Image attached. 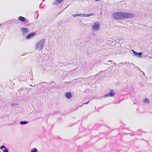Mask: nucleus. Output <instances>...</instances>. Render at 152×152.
Here are the masks:
<instances>
[{"label":"nucleus","instance_id":"1","mask_svg":"<svg viewBox=\"0 0 152 152\" xmlns=\"http://www.w3.org/2000/svg\"><path fill=\"white\" fill-rule=\"evenodd\" d=\"M134 15L133 13L124 12H115L112 15L113 19L115 20H120L134 17Z\"/></svg>","mask_w":152,"mask_h":152},{"label":"nucleus","instance_id":"2","mask_svg":"<svg viewBox=\"0 0 152 152\" xmlns=\"http://www.w3.org/2000/svg\"><path fill=\"white\" fill-rule=\"evenodd\" d=\"M45 41V39L39 40L36 44L35 46V49L39 51L41 50L44 47V44Z\"/></svg>","mask_w":152,"mask_h":152},{"label":"nucleus","instance_id":"3","mask_svg":"<svg viewBox=\"0 0 152 152\" xmlns=\"http://www.w3.org/2000/svg\"><path fill=\"white\" fill-rule=\"evenodd\" d=\"M92 30L93 31H98L100 30V23L98 22L94 23L92 28Z\"/></svg>","mask_w":152,"mask_h":152},{"label":"nucleus","instance_id":"4","mask_svg":"<svg viewBox=\"0 0 152 152\" xmlns=\"http://www.w3.org/2000/svg\"><path fill=\"white\" fill-rule=\"evenodd\" d=\"M132 51L133 52V55L137 56V57L140 58L142 57V52L137 53L134 51L133 50H132Z\"/></svg>","mask_w":152,"mask_h":152},{"label":"nucleus","instance_id":"5","mask_svg":"<svg viewBox=\"0 0 152 152\" xmlns=\"http://www.w3.org/2000/svg\"><path fill=\"white\" fill-rule=\"evenodd\" d=\"M20 31H22L23 34V36L25 35L28 32V30L26 28H22Z\"/></svg>","mask_w":152,"mask_h":152},{"label":"nucleus","instance_id":"6","mask_svg":"<svg viewBox=\"0 0 152 152\" xmlns=\"http://www.w3.org/2000/svg\"><path fill=\"white\" fill-rule=\"evenodd\" d=\"M36 33L35 32L31 33L28 34L26 37V39H29L35 35Z\"/></svg>","mask_w":152,"mask_h":152},{"label":"nucleus","instance_id":"7","mask_svg":"<svg viewBox=\"0 0 152 152\" xmlns=\"http://www.w3.org/2000/svg\"><path fill=\"white\" fill-rule=\"evenodd\" d=\"M0 148L1 150H3V152H8V149L4 145H1L0 146Z\"/></svg>","mask_w":152,"mask_h":152},{"label":"nucleus","instance_id":"8","mask_svg":"<svg viewBox=\"0 0 152 152\" xmlns=\"http://www.w3.org/2000/svg\"><path fill=\"white\" fill-rule=\"evenodd\" d=\"M65 96L68 99H70L72 97L71 93L70 92H67L65 94Z\"/></svg>","mask_w":152,"mask_h":152},{"label":"nucleus","instance_id":"9","mask_svg":"<svg viewBox=\"0 0 152 152\" xmlns=\"http://www.w3.org/2000/svg\"><path fill=\"white\" fill-rule=\"evenodd\" d=\"M95 13H91L89 14H82V17H88L94 15H95Z\"/></svg>","mask_w":152,"mask_h":152},{"label":"nucleus","instance_id":"10","mask_svg":"<svg viewBox=\"0 0 152 152\" xmlns=\"http://www.w3.org/2000/svg\"><path fill=\"white\" fill-rule=\"evenodd\" d=\"M64 1V0H56L53 3V4L54 5H58L63 1Z\"/></svg>","mask_w":152,"mask_h":152},{"label":"nucleus","instance_id":"11","mask_svg":"<svg viewBox=\"0 0 152 152\" xmlns=\"http://www.w3.org/2000/svg\"><path fill=\"white\" fill-rule=\"evenodd\" d=\"M18 19L19 20L23 22H25L26 19H27L21 16H19L18 17Z\"/></svg>","mask_w":152,"mask_h":152},{"label":"nucleus","instance_id":"12","mask_svg":"<svg viewBox=\"0 0 152 152\" xmlns=\"http://www.w3.org/2000/svg\"><path fill=\"white\" fill-rule=\"evenodd\" d=\"M115 94V93L114 91L112 90H111L109 94V95H110V96H113Z\"/></svg>","mask_w":152,"mask_h":152},{"label":"nucleus","instance_id":"13","mask_svg":"<svg viewBox=\"0 0 152 152\" xmlns=\"http://www.w3.org/2000/svg\"><path fill=\"white\" fill-rule=\"evenodd\" d=\"M82 14H74L72 15V16L73 17H76L77 16H82Z\"/></svg>","mask_w":152,"mask_h":152},{"label":"nucleus","instance_id":"14","mask_svg":"<svg viewBox=\"0 0 152 152\" xmlns=\"http://www.w3.org/2000/svg\"><path fill=\"white\" fill-rule=\"evenodd\" d=\"M144 103L146 104H149V99L148 98L145 99L144 100Z\"/></svg>","mask_w":152,"mask_h":152},{"label":"nucleus","instance_id":"15","mask_svg":"<svg viewBox=\"0 0 152 152\" xmlns=\"http://www.w3.org/2000/svg\"><path fill=\"white\" fill-rule=\"evenodd\" d=\"M28 123V122L27 121H21L20 122V124L22 125H25L27 124Z\"/></svg>","mask_w":152,"mask_h":152},{"label":"nucleus","instance_id":"16","mask_svg":"<svg viewBox=\"0 0 152 152\" xmlns=\"http://www.w3.org/2000/svg\"><path fill=\"white\" fill-rule=\"evenodd\" d=\"M37 148H34L31 150V152H37Z\"/></svg>","mask_w":152,"mask_h":152},{"label":"nucleus","instance_id":"17","mask_svg":"<svg viewBox=\"0 0 152 152\" xmlns=\"http://www.w3.org/2000/svg\"><path fill=\"white\" fill-rule=\"evenodd\" d=\"M18 105V104H16V103L14 104V103H13V104H11V106L12 107H13L15 106H16Z\"/></svg>","mask_w":152,"mask_h":152},{"label":"nucleus","instance_id":"18","mask_svg":"<svg viewBox=\"0 0 152 152\" xmlns=\"http://www.w3.org/2000/svg\"><path fill=\"white\" fill-rule=\"evenodd\" d=\"M104 97H107L109 96H110V95H109V94H107L104 95Z\"/></svg>","mask_w":152,"mask_h":152},{"label":"nucleus","instance_id":"19","mask_svg":"<svg viewBox=\"0 0 152 152\" xmlns=\"http://www.w3.org/2000/svg\"><path fill=\"white\" fill-rule=\"evenodd\" d=\"M89 102V101H88V102H86L84 104H88V103Z\"/></svg>","mask_w":152,"mask_h":152},{"label":"nucleus","instance_id":"20","mask_svg":"<svg viewBox=\"0 0 152 152\" xmlns=\"http://www.w3.org/2000/svg\"><path fill=\"white\" fill-rule=\"evenodd\" d=\"M121 65V64H118V66H120Z\"/></svg>","mask_w":152,"mask_h":152},{"label":"nucleus","instance_id":"21","mask_svg":"<svg viewBox=\"0 0 152 152\" xmlns=\"http://www.w3.org/2000/svg\"><path fill=\"white\" fill-rule=\"evenodd\" d=\"M99 0H95V1H99Z\"/></svg>","mask_w":152,"mask_h":152},{"label":"nucleus","instance_id":"22","mask_svg":"<svg viewBox=\"0 0 152 152\" xmlns=\"http://www.w3.org/2000/svg\"><path fill=\"white\" fill-rule=\"evenodd\" d=\"M113 64H116L115 63H114Z\"/></svg>","mask_w":152,"mask_h":152}]
</instances>
